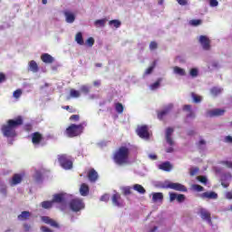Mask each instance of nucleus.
<instances>
[{"instance_id":"obj_1","label":"nucleus","mask_w":232,"mask_h":232,"mask_svg":"<svg viewBox=\"0 0 232 232\" xmlns=\"http://www.w3.org/2000/svg\"><path fill=\"white\" fill-rule=\"evenodd\" d=\"M112 160L117 166H127V164H130V148L128 146L119 147L113 152Z\"/></svg>"},{"instance_id":"obj_2","label":"nucleus","mask_w":232,"mask_h":232,"mask_svg":"<svg viewBox=\"0 0 232 232\" xmlns=\"http://www.w3.org/2000/svg\"><path fill=\"white\" fill-rule=\"evenodd\" d=\"M19 126H23V117L18 116L14 120H8L6 124H4L1 129L4 137H15V129L19 128Z\"/></svg>"},{"instance_id":"obj_3","label":"nucleus","mask_w":232,"mask_h":232,"mask_svg":"<svg viewBox=\"0 0 232 232\" xmlns=\"http://www.w3.org/2000/svg\"><path fill=\"white\" fill-rule=\"evenodd\" d=\"M82 131H84V124H71L66 130H65V135L69 137L70 139H73L74 137H79L80 135H82Z\"/></svg>"},{"instance_id":"obj_4","label":"nucleus","mask_w":232,"mask_h":232,"mask_svg":"<svg viewBox=\"0 0 232 232\" xmlns=\"http://www.w3.org/2000/svg\"><path fill=\"white\" fill-rule=\"evenodd\" d=\"M68 198V194L64 192H61L58 194H54L53 196V204H60V209L64 211L66 209V200Z\"/></svg>"},{"instance_id":"obj_5","label":"nucleus","mask_w":232,"mask_h":232,"mask_svg":"<svg viewBox=\"0 0 232 232\" xmlns=\"http://www.w3.org/2000/svg\"><path fill=\"white\" fill-rule=\"evenodd\" d=\"M162 189H174L175 191H181L186 193L188 191V188L180 183H173L169 181H166L160 185Z\"/></svg>"},{"instance_id":"obj_6","label":"nucleus","mask_w":232,"mask_h":232,"mask_svg":"<svg viewBox=\"0 0 232 232\" xmlns=\"http://www.w3.org/2000/svg\"><path fill=\"white\" fill-rule=\"evenodd\" d=\"M58 161L60 163V166H62L63 169H72V168H73V161L65 154L59 155Z\"/></svg>"},{"instance_id":"obj_7","label":"nucleus","mask_w":232,"mask_h":232,"mask_svg":"<svg viewBox=\"0 0 232 232\" xmlns=\"http://www.w3.org/2000/svg\"><path fill=\"white\" fill-rule=\"evenodd\" d=\"M69 206L72 211L75 213L81 211V209H84V202L81 198H73L70 201Z\"/></svg>"},{"instance_id":"obj_8","label":"nucleus","mask_w":232,"mask_h":232,"mask_svg":"<svg viewBox=\"0 0 232 232\" xmlns=\"http://www.w3.org/2000/svg\"><path fill=\"white\" fill-rule=\"evenodd\" d=\"M198 43L206 52H209V50H211V40L207 35H200Z\"/></svg>"},{"instance_id":"obj_9","label":"nucleus","mask_w":232,"mask_h":232,"mask_svg":"<svg viewBox=\"0 0 232 232\" xmlns=\"http://www.w3.org/2000/svg\"><path fill=\"white\" fill-rule=\"evenodd\" d=\"M137 134L140 139H150V131H148L147 125H141L136 130Z\"/></svg>"},{"instance_id":"obj_10","label":"nucleus","mask_w":232,"mask_h":232,"mask_svg":"<svg viewBox=\"0 0 232 232\" xmlns=\"http://www.w3.org/2000/svg\"><path fill=\"white\" fill-rule=\"evenodd\" d=\"M225 113L226 110L224 109H213L207 111L206 117H222Z\"/></svg>"},{"instance_id":"obj_11","label":"nucleus","mask_w":232,"mask_h":232,"mask_svg":"<svg viewBox=\"0 0 232 232\" xmlns=\"http://www.w3.org/2000/svg\"><path fill=\"white\" fill-rule=\"evenodd\" d=\"M111 201L113 206H116L117 208H122V206H124V200H122L121 194L117 192L112 195Z\"/></svg>"},{"instance_id":"obj_12","label":"nucleus","mask_w":232,"mask_h":232,"mask_svg":"<svg viewBox=\"0 0 232 232\" xmlns=\"http://www.w3.org/2000/svg\"><path fill=\"white\" fill-rule=\"evenodd\" d=\"M31 138H32V143L34 146H39V144H41V142H43V140L44 139L41 134V132L39 131L32 133Z\"/></svg>"},{"instance_id":"obj_13","label":"nucleus","mask_w":232,"mask_h":232,"mask_svg":"<svg viewBox=\"0 0 232 232\" xmlns=\"http://www.w3.org/2000/svg\"><path fill=\"white\" fill-rule=\"evenodd\" d=\"M169 200L170 202L177 200L178 202L181 203L184 202V200H186V196L184 194H177L175 192H170Z\"/></svg>"},{"instance_id":"obj_14","label":"nucleus","mask_w":232,"mask_h":232,"mask_svg":"<svg viewBox=\"0 0 232 232\" xmlns=\"http://www.w3.org/2000/svg\"><path fill=\"white\" fill-rule=\"evenodd\" d=\"M199 215L202 218V220H207V222L208 224H212V221H211V213H209V211H208L207 209L205 208H200L199 209Z\"/></svg>"},{"instance_id":"obj_15","label":"nucleus","mask_w":232,"mask_h":232,"mask_svg":"<svg viewBox=\"0 0 232 232\" xmlns=\"http://www.w3.org/2000/svg\"><path fill=\"white\" fill-rule=\"evenodd\" d=\"M171 110H173V104L170 103L167 107H165L163 111H158V119L160 121H162V119H164V117H166V115H168V113H169Z\"/></svg>"},{"instance_id":"obj_16","label":"nucleus","mask_w":232,"mask_h":232,"mask_svg":"<svg viewBox=\"0 0 232 232\" xmlns=\"http://www.w3.org/2000/svg\"><path fill=\"white\" fill-rule=\"evenodd\" d=\"M87 177L90 182H97V180H99V173H97V170H95V169H91L88 171Z\"/></svg>"},{"instance_id":"obj_17","label":"nucleus","mask_w":232,"mask_h":232,"mask_svg":"<svg viewBox=\"0 0 232 232\" xmlns=\"http://www.w3.org/2000/svg\"><path fill=\"white\" fill-rule=\"evenodd\" d=\"M173 128L169 127L166 130V141L168 142V144H169V146H173V144H175V141H173V139H171V135H173Z\"/></svg>"},{"instance_id":"obj_18","label":"nucleus","mask_w":232,"mask_h":232,"mask_svg":"<svg viewBox=\"0 0 232 232\" xmlns=\"http://www.w3.org/2000/svg\"><path fill=\"white\" fill-rule=\"evenodd\" d=\"M41 61H43V63H44L45 64H53L55 59L49 53H43L41 55Z\"/></svg>"},{"instance_id":"obj_19","label":"nucleus","mask_w":232,"mask_h":232,"mask_svg":"<svg viewBox=\"0 0 232 232\" xmlns=\"http://www.w3.org/2000/svg\"><path fill=\"white\" fill-rule=\"evenodd\" d=\"M159 169L169 172L173 169V165L169 161H165L159 165Z\"/></svg>"},{"instance_id":"obj_20","label":"nucleus","mask_w":232,"mask_h":232,"mask_svg":"<svg viewBox=\"0 0 232 232\" xmlns=\"http://www.w3.org/2000/svg\"><path fill=\"white\" fill-rule=\"evenodd\" d=\"M23 182V176L21 174H14L10 181V186H17Z\"/></svg>"},{"instance_id":"obj_21","label":"nucleus","mask_w":232,"mask_h":232,"mask_svg":"<svg viewBox=\"0 0 232 232\" xmlns=\"http://www.w3.org/2000/svg\"><path fill=\"white\" fill-rule=\"evenodd\" d=\"M80 193L82 197H88L90 193V187L86 183H82L80 187Z\"/></svg>"},{"instance_id":"obj_22","label":"nucleus","mask_w":232,"mask_h":232,"mask_svg":"<svg viewBox=\"0 0 232 232\" xmlns=\"http://www.w3.org/2000/svg\"><path fill=\"white\" fill-rule=\"evenodd\" d=\"M164 200V195L162 192H154L152 193V201L153 202H162Z\"/></svg>"},{"instance_id":"obj_23","label":"nucleus","mask_w":232,"mask_h":232,"mask_svg":"<svg viewBox=\"0 0 232 232\" xmlns=\"http://www.w3.org/2000/svg\"><path fill=\"white\" fill-rule=\"evenodd\" d=\"M29 70L33 72V73H37L39 72V65H37V62L32 60L29 62Z\"/></svg>"},{"instance_id":"obj_24","label":"nucleus","mask_w":232,"mask_h":232,"mask_svg":"<svg viewBox=\"0 0 232 232\" xmlns=\"http://www.w3.org/2000/svg\"><path fill=\"white\" fill-rule=\"evenodd\" d=\"M202 198H212V199H217L218 198V194L216 192L210 191V192H204L201 195Z\"/></svg>"},{"instance_id":"obj_25","label":"nucleus","mask_w":232,"mask_h":232,"mask_svg":"<svg viewBox=\"0 0 232 232\" xmlns=\"http://www.w3.org/2000/svg\"><path fill=\"white\" fill-rule=\"evenodd\" d=\"M64 15H65L66 23L72 24L75 21V14H73L72 13L69 11H65Z\"/></svg>"},{"instance_id":"obj_26","label":"nucleus","mask_w":232,"mask_h":232,"mask_svg":"<svg viewBox=\"0 0 232 232\" xmlns=\"http://www.w3.org/2000/svg\"><path fill=\"white\" fill-rule=\"evenodd\" d=\"M41 206L43 209H52V208H53V199H52L51 201H43L41 203Z\"/></svg>"},{"instance_id":"obj_27","label":"nucleus","mask_w":232,"mask_h":232,"mask_svg":"<svg viewBox=\"0 0 232 232\" xmlns=\"http://www.w3.org/2000/svg\"><path fill=\"white\" fill-rule=\"evenodd\" d=\"M75 42L77 44H80V46L84 45V39L82 38V33L79 32L75 35Z\"/></svg>"},{"instance_id":"obj_28","label":"nucleus","mask_w":232,"mask_h":232,"mask_svg":"<svg viewBox=\"0 0 232 232\" xmlns=\"http://www.w3.org/2000/svg\"><path fill=\"white\" fill-rule=\"evenodd\" d=\"M31 214L30 211H23L20 215H18V220H28L30 218Z\"/></svg>"},{"instance_id":"obj_29","label":"nucleus","mask_w":232,"mask_h":232,"mask_svg":"<svg viewBox=\"0 0 232 232\" xmlns=\"http://www.w3.org/2000/svg\"><path fill=\"white\" fill-rule=\"evenodd\" d=\"M133 190L138 191V193H140V195H144V193H146V188H144V187L140 184H135L133 186Z\"/></svg>"},{"instance_id":"obj_30","label":"nucleus","mask_w":232,"mask_h":232,"mask_svg":"<svg viewBox=\"0 0 232 232\" xmlns=\"http://www.w3.org/2000/svg\"><path fill=\"white\" fill-rule=\"evenodd\" d=\"M70 97L72 99H79L81 97V92L75 90V89H71L70 90Z\"/></svg>"},{"instance_id":"obj_31","label":"nucleus","mask_w":232,"mask_h":232,"mask_svg":"<svg viewBox=\"0 0 232 232\" xmlns=\"http://www.w3.org/2000/svg\"><path fill=\"white\" fill-rule=\"evenodd\" d=\"M174 73L180 75L181 77L186 75V71L179 66L174 67Z\"/></svg>"},{"instance_id":"obj_32","label":"nucleus","mask_w":232,"mask_h":232,"mask_svg":"<svg viewBox=\"0 0 232 232\" xmlns=\"http://www.w3.org/2000/svg\"><path fill=\"white\" fill-rule=\"evenodd\" d=\"M211 95H214V97H217V95H220L222 93V89L218 87H213L210 90Z\"/></svg>"},{"instance_id":"obj_33","label":"nucleus","mask_w":232,"mask_h":232,"mask_svg":"<svg viewBox=\"0 0 232 232\" xmlns=\"http://www.w3.org/2000/svg\"><path fill=\"white\" fill-rule=\"evenodd\" d=\"M105 25H106V19H100L94 22V26H96L97 28H99L100 26L103 27Z\"/></svg>"},{"instance_id":"obj_34","label":"nucleus","mask_w":232,"mask_h":232,"mask_svg":"<svg viewBox=\"0 0 232 232\" xmlns=\"http://www.w3.org/2000/svg\"><path fill=\"white\" fill-rule=\"evenodd\" d=\"M110 26H114V28H121V21L119 20H111L109 22Z\"/></svg>"},{"instance_id":"obj_35","label":"nucleus","mask_w":232,"mask_h":232,"mask_svg":"<svg viewBox=\"0 0 232 232\" xmlns=\"http://www.w3.org/2000/svg\"><path fill=\"white\" fill-rule=\"evenodd\" d=\"M115 110L117 113H122L124 111V106L121 102L115 103Z\"/></svg>"},{"instance_id":"obj_36","label":"nucleus","mask_w":232,"mask_h":232,"mask_svg":"<svg viewBox=\"0 0 232 232\" xmlns=\"http://www.w3.org/2000/svg\"><path fill=\"white\" fill-rule=\"evenodd\" d=\"M162 82V79H158L157 82L154 83L150 84V90H157L160 86V82Z\"/></svg>"},{"instance_id":"obj_37","label":"nucleus","mask_w":232,"mask_h":232,"mask_svg":"<svg viewBox=\"0 0 232 232\" xmlns=\"http://www.w3.org/2000/svg\"><path fill=\"white\" fill-rule=\"evenodd\" d=\"M155 66H157V61H154V62L152 63V65L150 66V67L146 70V72H145L146 75H150V73H151V72H153V70L155 69Z\"/></svg>"},{"instance_id":"obj_38","label":"nucleus","mask_w":232,"mask_h":232,"mask_svg":"<svg viewBox=\"0 0 232 232\" xmlns=\"http://www.w3.org/2000/svg\"><path fill=\"white\" fill-rule=\"evenodd\" d=\"M219 164H222V166H226V168H228V169H232V161L222 160L219 162Z\"/></svg>"},{"instance_id":"obj_39","label":"nucleus","mask_w":232,"mask_h":232,"mask_svg":"<svg viewBox=\"0 0 232 232\" xmlns=\"http://www.w3.org/2000/svg\"><path fill=\"white\" fill-rule=\"evenodd\" d=\"M191 97L193 99V102L198 103L200 101H202V98L198 95H197L195 92L191 93Z\"/></svg>"},{"instance_id":"obj_40","label":"nucleus","mask_w":232,"mask_h":232,"mask_svg":"<svg viewBox=\"0 0 232 232\" xmlns=\"http://www.w3.org/2000/svg\"><path fill=\"white\" fill-rule=\"evenodd\" d=\"M85 44H87V46H89L90 48H92V46H93V44H95V39H93V37H89L86 42Z\"/></svg>"},{"instance_id":"obj_41","label":"nucleus","mask_w":232,"mask_h":232,"mask_svg":"<svg viewBox=\"0 0 232 232\" xmlns=\"http://www.w3.org/2000/svg\"><path fill=\"white\" fill-rule=\"evenodd\" d=\"M189 23H190V24L192 26H199V24H202V20H200V19H193Z\"/></svg>"},{"instance_id":"obj_42","label":"nucleus","mask_w":232,"mask_h":232,"mask_svg":"<svg viewBox=\"0 0 232 232\" xmlns=\"http://www.w3.org/2000/svg\"><path fill=\"white\" fill-rule=\"evenodd\" d=\"M21 95H23V91H21V89H17L13 93V97H14V99H19V97H21Z\"/></svg>"},{"instance_id":"obj_43","label":"nucleus","mask_w":232,"mask_h":232,"mask_svg":"<svg viewBox=\"0 0 232 232\" xmlns=\"http://www.w3.org/2000/svg\"><path fill=\"white\" fill-rule=\"evenodd\" d=\"M198 171H200V169H198V167L190 169V177H195V175H197Z\"/></svg>"},{"instance_id":"obj_44","label":"nucleus","mask_w":232,"mask_h":232,"mask_svg":"<svg viewBox=\"0 0 232 232\" xmlns=\"http://www.w3.org/2000/svg\"><path fill=\"white\" fill-rule=\"evenodd\" d=\"M159 48V44H157V42L152 41L150 44V50L153 51V50H157Z\"/></svg>"},{"instance_id":"obj_45","label":"nucleus","mask_w":232,"mask_h":232,"mask_svg":"<svg viewBox=\"0 0 232 232\" xmlns=\"http://www.w3.org/2000/svg\"><path fill=\"white\" fill-rule=\"evenodd\" d=\"M81 92L82 93H85V95H87V93H90V87L87 85H82L81 86Z\"/></svg>"},{"instance_id":"obj_46","label":"nucleus","mask_w":232,"mask_h":232,"mask_svg":"<svg viewBox=\"0 0 232 232\" xmlns=\"http://www.w3.org/2000/svg\"><path fill=\"white\" fill-rule=\"evenodd\" d=\"M79 119H81V116H79V114H73L69 118V121H72L73 122H79Z\"/></svg>"},{"instance_id":"obj_47","label":"nucleus","mask_w":232,"mask_h":232,"mask_svg":"<svg viewBox=\"0 0 232 232\" xmlns=\"http://www.w3.org/2000/svg\"><path fill=\"white\" fill-rule=\"evenodd\" d=\"M191 77H198V69L192 68L189 72Z\"/></svg>"},{"instance_id":"obj_48","label":"nucleus","mask_w":232,"mask_h":232,"mask_svg":"<svg viewBox=\"0 0 232 232\" xmlns=\"http://www.w3.org/2000/svg\"><path fill=\"white\" fill-rule=\"evenodd\" d=\"M198 180H199V182H201L202 184H208V178H206L205 176H199L197 178Z\"/></svg>"},{"instance_id":"obj_49","label":"nucleus","mask_w":232,"mask_h":232,"mask_svg":"<svg viewBox=\"0 0 232 232\" xmlns=\"http://www.w3.org/2000/svg\"><path fill=\"white\" fill-rule=\"evenodd\" d=\"M100 200L102 202H108L110 200V195L109 194H104L101 197Z\"/></svg>"},{"instance_id":"obj_50","label":"nucleus","mask_w":232,"mask_h":232,"mask_svg":"<svg viewBox=\"0 0 232 232\" xmlns=\"http://www.w3.org/2000/svg\"><path fill=\"white\" fill-rule=\"evenodd\" d=\"M123 195H131V188L126 187L125 188H123Z\"/></svg>"},{"instance_id":"obj_51","label":"nucleus","mask_w":232,"mask_h":232,"mask_svg":"<svg viewBox=\"0 0 232 232\" xmlns=\"http://www.w3.org/2000/svg\"><path fill=\"white\" fill-rule=\"evenodd\" d=\"M42 220L43 222H44V224H50L52 218H50V217L44 216V217H42Z\"/></svg>"},{"instance_id":"obj_52","label":"nucleus","mask_w":232,"mask_h":232,"mask_svg":"<svg viewBox=\"0 0 232 232\" xmlns=\"http://www.w3.org/2000/svg\"><path fill=\"white\" fill-rule=\"evenodd\" d=\"M5 81H6V74L4 72H0V84L2 82H5Z\"/></svg>"},{"instance_id":"obj_53","label":"nucleus","mask_w":232,"mask_h":232,"mask_svg":"<svg viewBox=\"0 0 232 232\" xmlns=\"http://www.w3.org/2000/svg\"><path fill=\"white\" fill-rule=\"evenodd\" d=\"M193 188L196 190V191H204V187L200 186V185H194L193 186Z\"/></svg>"},{"instance_id":"obj_54","label":"nucleus","mask_w":232,"mask_h":232,"mask_svg":"<svg viewBox=\"0 0 232 232\" xmlns=\"http://www.w3.org/2000/svg\"><path fill=\"white\" fill-rule=\"evenodd\" d=\"M209 5L212 7L218 6V1H217V0H209Z\"/></svg>"},{"instance_id":"obj_55","label":"nucleus","mask_w":232,"mask_h":232,"mask_svg":"<svg viewBox=\"0 0 232 232\" xmlns=\"http://www.w3.org/2000/svg\"><path fill=\"white\" fill-rule=\"evenodd\" d=\"M49 225L52 226L53 227H59V224L55 222V220L53 219H51Z\"/></svg>"},{"instance_id":"obj_56","label":"nucleus","mask_w":232,"mask_h":232,"mask_svg":"<svg viewBox=\"0 0 232 232\" xmlns=\"http://www.w3.org/2000/svg\"><path fill=\"white\" fill-rule=\"evenodd\" d=\"M24 130H25V131H32V130H33L32 124H30V123L25 124Z\"/></svg>"},{"instance_id":"obj_57","label":"nucleus","mask_w":232,"mask_h":232,"mask_svg":"<svg viewBox=\"0 0 232 232\" xmlns=\"http://www.w3.org/2000/svg\"><path fill=\"white\" fill-rule=\"evenodd\" d=\"M179 5H180L181 6H186V5H188V0H177Z\"/></svg>"},{"instance_id":"obj_58","label":"nucleus","mask_w":232,"mask_h":232,"mask_svg":"<svg viewBox=\"0 0 232 232\" xmlns=\"http://www.w3.org/2000/svg\"><path fill=\"white\" fill-rule=\"evenodd\" d=\"M41 231H43V232H53V230L50 229L47 227H41Z\"/></svg>"},{"instance_id":"obj_59","label":"nucleus","mask_w":232,"mask_h":232,"mask_svg":"<svg viewBox=\"0 0 232 232\" xmlns=\"http://www.w3.org/2000/svg\"><path fill=\"white\" fill-rule=\"evenodd\" d=\"M225 142H227L228 144H232V137L231 136H227L225 138Z\"/></svg>"},{"instance_id":"obj_60","label":"nucleus","mask_w":232,"mask_h":232,"mask_svg":"<svg viewBox=\"0 0 232 232\" xmlns=\"http://www.w3.org/2000/svg\"><path fill=\"white\" fill-rule=\"evenodd\" d=\"M31 227H32L30 225H28V223L24 224V231H30Z\"/></svg>"},{"instance_id":"obj_61","label":"nucleus","mask_w":232,"mask_h":232,"mask_svg":"<svg viewBox=\"0 0 232 232\" xmlns=\"http://www.w3.org/2000/svg\"><path fill=\"white\" fill-rule=\"evenodd\" d=\"M183 110L184 111H191V105H184Z\"/></svg>"},{"instance_id":"obj_62","label":"nucleus","mask_w":232,"mask_h":232,"mask_svg":"<svg viewBox=\"0 0 232 232\" xmlns=\"http://www.w3.org/2000/svg\"><path fill=\"white\" fill-rule=\"evenodd\" d=\"M206 145V140H200L198 142V146L200 148L201 146H204Z\"/></svg>"},{"instance_id":"obj_63","label":"nucleus","mask_w":232,"mask_h":232,"mask_svg":"<svg viewBox=\"0 0 232 232\" xmlns=\"http://www.w3.org/2000/svg\"><path fill=\"white\" fill-rule=\"evenodd\" d=\"M149 157L151 159V160H157V155L155 154H150Z\"/></svg>"},{"instance_id":"obj_64","label":"nucleus","mask_w":232,"mask_h":232,"mask_svg":"<svg viewBox=\"0 0 232 232\" xmlns=\"http://www.w3.org/2000/svg\"><path fill=\"white\" fill-rule=\"evenodd\" d=\"M0 193H3L4 195H6V187H4L0 189Z\"/></svg>"}]
</instances>
